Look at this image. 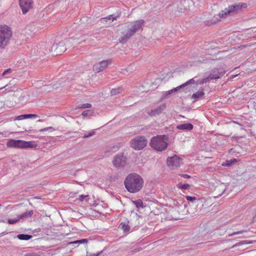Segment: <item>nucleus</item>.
Wrapping results in <instances>:
<instances>
[{
	"label": "nucleus",
	"instance_id": "9b49d317",
	"mask_svg": "<svg viewBox=\"0 0 256 256\" xmlns=\"http://www.w3.org/2000/svg\"><path fill=\"white\" fill-rule=\"evenodd\" d=\"M66 40L61 42L59 44H56L52 46V52H54V54L60 55L62 52H65L66 48L65 46Z\"/></svg>",
	"mask_w": 256,
	"mask_h": 256
},
{
	"label": "nucleus",
	"instance_id": "58836bf2",
	"mask_svg": "<svg viewBox=\"0 0 256 256\" xmlns=\"http://www.w3.org/2000/svg\"><path fill=\"white\" fill-rule=\"evenodd\" d=\"M181 176L185 178H190V176L187 174H182L181 175Z\"/></svg>",
	"mask_w": 256,
	"mask_h": 256
},
{
	"label": "nucleus",
	"instance_id": "c9c22d12",
	"mask_svg": "<svg viewBox=\"0 0 256 256\" xmlns=\"http://www.w3.org/2000/svg\"><path fill=\"white\" fill-rule=\"evenodd\" d=\"M190 185L188 184H182V186L180 187L181 189L182 190H187L189 188Z\"/></svg>",
	"mask_w": 256,
	"mask_h": 256
},
{
	"label": "nucleus",
	"instance_id": "f704fd0d",
	"mask_svg": "<svg viewBox=\"0 0 256 256\" xmlns=\"http://www.w3.org/2000/svg\"><path fill=\"white\" fill-rule=\"evenodd\" d=\"M112 20V21H114V20H116V18L114 16V15H110L109 16L102 18V20Z\"/></svg>",
	"mask_w": 256,
	"mask_h": 256
},
{
	"label": "nucleus",
	"instance_id": "e433bc0d",
	"mask_svg": "<svg viewBox=\"0 0 256 256\" xmlns=\"http://www.w3.org/2000/svg\"><path fill=\"white\" fill-rule=\"evenodd\" d=\"M12 72L11 68H8L6 70L2 73V76H5L8 73H10Z\"/></svg>",
	"mask_w": 256,
	"mask_h": 256
},
{
	"label": "nucleus",
	"instance_id": "4c0bfd02",
	"mask_svg": "<svg viewBox=\"0 0 256 256\" xmlns=\"http://www.w3.org/2000/svg\"><path fill=\"white\" fill-rule=\"evenodd\" d=\"M52 128H53L52 127H48V128H42V129H40V132L46 131V130H48L49 129H52Z\"/></svg>",
	"mask_w": 256,
	"mask_h": 256
},
{
	"label": "nucleus",
	"instance_id": "9d476101",
	"mask_svg": "<svg viewBox=\"0 0 256 256\" xmlns=\"http://www.w3.org/2000/svg\"><path fill=\"white\" fill-rule=\"evenodd\" d=\"M182 160L178 156L169 157L167 159V164L172 168H177L182 164Z\"/></svg>",
	"mask_w": 256,
	"mask_h": 256
},
{
	"label": "nucleus",
	"instance_id": "ddd939ff",
	"mask_svg": "<svg viewBox=\"0 0 256 256\" xmlns=\"http://www.w3.org/2000/svg\"><path fill=\"white\" fill-rule=\"evenodd\" d=\"M19 2L24 14L26 13L32 8V0H19Z\"/></svg>",
	"mask_w": 256,
	"mask_h": 256
},
{
	"label": "nucleus",
	"instance_id": "6ab92c4d",
	"mask_svg": "<svg viewBox=\"0 0 256 256\" xmlns=\"http://www.w3.org/2000/svg\"><path fill=\"white\" fill-rule=\"evenodd\" d=\"M34 212L32 210L26 211L24 213L18 214V218H20V219L30 218L32 216Z\"/></svg>",
	"mask_w": 256,
	"mask_h": 256
},
{
	"label": "nucleus",
	"instance_id": "7c9ffc66",
	"mask_svg": "<svg viewBox=\"0 0 256 256\" xmlns=\"http://www.w3.org/2000/svg\"><path fill=\"white\" fill-rule=\"evenodd\" d=\"M186 200L188 201H190L192 202H194L196 200V198L195 196H185Z\"/></svg>",
	"mask_w": 256,
	"mask_h": 256
},
{
	"label": "nucleus",
	"instance_id": "412c9836",
	"mask_svg": "<svg viewBox=\"0 0 256 256\" xmlns=\"http://www.w3.org/2000/svg\"><path fill=\"white\" fill-rule=\"evenodd\" d=\"M17 238L20 240H29L32 236L27 234H19L17 236Z\"/></svg>",
	"mask_w": 256,
	"mask_h": 256
},
{
	"label": "nucleus",
	"instance_id": "20e7f679",
	"mask_svg": "<svg viewBox=\"0 0 256 256\" xmlns=\"http://www.w3.org/2000/svg\"><path fill=\"white\" fill-rule=\"evenodd\" d=\"M12 36L10 28L6 26H0V48H4L6 46Z\"/></svg>",
	"mask_w": 256,
	"mask_h": 256
},
{
	"label": "nucleus",
	"instance_id": "72a5a7b5",
	"mask_svg": "<svg viewBox=\"0 0 256 256\" xmlns=\"http://www.w3.org/2000/svg\"><path fill=\"white\" fill-rule=\"evenodd\" d=\"M92 107V104H84L82 105L80 108H90Z\"/></svg>",
	"mask_w": 256,
	"mask_h": 256
},
{
	"label": "nucleus",
	"instance_id": "cd10ccee",
	"mask_svg": "<svg viewBox=\"0 0 256 256\" xmlns=\"http://www.w3.org/2000/svg\"><path fill=\"white\" fill-rule=\"evenodd\" d=\"M93 112L90 110H86L82 112V116H92V115Z\"/></svg>",
	"mask_w": 256,
	"mask_h": 256
},
{
	"label": "nucleus",
	"instance_id": "f257e3e1",
	"mask_svg": "<svg viewBox=\"0 0 256 256\" xmlns=\"http://www.w3.org/2000/svg\"><path fill=\"white\" fill-rule=\"evenodd\" d=\"M144 181L142 176L136 173L128 174L124 181L126 190L130 193H136L142 188Z\"/></svg>",
	"mask_w": 256,
	"mask_h": 256
},
{
	"label": "nucleus",
	"instance_id": "7ed1b4c3",
	"mask_svg": "<svg viewBox=\"0 0 256 256\" xmlns=\"http://www.w3.org/2000/svg\"><path fill=\"white\" fill-rule=\"evenodd\" d=\"M167 141L168 138L166 135L158 136L152 138L150 145L155 150L162 152L167 148L168 146Z\"/></svg>",
	"mask_w": 256,
	"mask_h": 256
},
{
	"label": "nucleus",
	"instance_id": "de8ad7c7",
	"mask_svg": "<svg viewBox=\"0 0 256 256\" xmlns=\"http://www.w3.org/2000/svg\"><path fill=\"white\" fill-rule=\"evenodd\" d=\"M2 88H0V90H2Z\"/></svg>",
	"mask_w": 256,
	"mask_h": 256
},
{
	"label": "nucleus",
	"instance_id": "f8f14e48",
	"mask_svg": "<svg viewBox=\"0 0 256 256\" xmlns=\"http://www.w3.org/2000/svg\"><path fill=\"white\" fill-rule=\"evenodd\" d=\"M110 64L111 60H102L95 64L93 66V70L96 72H100L104 70Z\"/></svg>",
	"mask_w": 256,
	"mask_h": 256
},
{
	"label": "nucleus",
	"instance_id": "aec40b11",
	"mask_svg": "<svg viewBox=\"0 0 256 256\" xmlns=\"http://www.w3.org/2000/svg\"><path fill=\"white\" fill-rule=\"evenodd\" d=\"M136 69V67L134 64H130L127 68L123 70L122 72L124 74H128L132 72Z\"/></svg>",
	"mask_w": 256,
	"mask_h": 256
},
{
	"label": "nucleus",
	"instance_id": "dca6fc26",
	"mask_svg": "<svg viewBox=\"0 0 256 256\" xmlns=\"http://www.w3.org/2000/svg\"><path fill=\"white\" fill-rule=\"evenodd\" d=\"M184 84H182L180 86H177L176 88H174L170 90H168L166 92V93L162 96V98H166L168 97V96L172 94L174 92H177L178 90L180 88H184Z\"/></svg>",
	"mask_w": 256,
	"mask_h": 256
},
{
	"label": "nucleus",
	"instance_id": "393cba45",
	"mask_svg": "<svg viewBox=\"0 0 256 256\" xmlns=\"http://www.w3.org/2000/svg\"><path fill=\"white\" fill-rule=\"evenodd\" d=\"M20 218H18V214L17 217L14 218H9L8 220V222L10 224H14L17 223L20 220Z\"/></svg>",
	"mask_w": 256,
	"mask_h": 256
},
{
	"label": "nucleus",
	"instance_id": "f03ea898",
	"mask_svg": "<svg viewBox=\"0 0 256 256\" xmlns=\"http://www.w3.org/2000/svg\"><path fill=\"white\" fill-rule=\"evenodd\" d=\"M144 21L143 20H136L131 23V26L127 30H124L122 32V36L119 38L121 44H126L128 40L133 36L137 32L142 29Z\"/></svg>",
	"mask_w": 256,
	"mask_h": 256
},
{
	"label": "nucleus",
	"instance_id": "0eeeda50",
	"mask_svg": "<svg viewBox=\"0 0 256 256\" xmlns=\"http://www.w3.org/2000/svg\"><path fill=\"white\" fill-rule=\"evenodd\" d=\"M6 145L8 147L16 148H28L34 146V144L31 142L12 139L8 140Z\"/></svg>",
	"mask_w": 256,
	"mask_h": 256
},
{
	"label": "nucleus",
	"instance_id": "c85d7f7f",
	"mask_svg": "<svg viewBox=\"0 0 256 256\" xmlns=\"http://www.w3.org/2000/svg\"><path fill=\"white\" fill-rule=\"evenodd\" d=\"M196 77H194V78H192L190 80H188V81H187L184 84V86H186L190 84H198L196 83V82L199 80H195L194 78H196Z\"/></svg>",
	"mask_w": 256,
	"mask_h": 256
},
{
	"label": "nucleus",
	"instance_id": "ea45409f",
	"mask_svg": "<svg viewBox=\"0 0 256 256\" xmlns=\"http://www.w3.org/2000/svg\"><path fill=\"white\" fill-rule=\"evenodd\" d=\"M24 256H36V254H33V253H28V254H26Z\"/></svg>",
	"mask_w": 256,
	"mask_h": 256
},
{
	"label": "nucleus",
	"instance_id": "2eb2a0df",
	"mask_svg": "<svg viewBox=\"0 0 256 256\" xmlns=\"http://www.w3.org/2000/svg\"><path fill=\"white\" fill-rule=\"evenodd\" d=\"M193 125L190 123L178 124L176 126L178 130H190L193 128Z\"/></svg>",
	"mask_w": 256,
	"mask_h": 256
},
{
	"label": "nucleus",
	"instance_id": "37998d69",
	"mask_svg": "<svg viewBox=\"0 0 256 256\" xmlns=\"http://www.w3.org/2000/svg\"><path fill=\"white\" fill-rule=\"evenodd\" d=\"M236 76V75H234V76H232L231 77L234 78V77H235Z\"/></svg>",
	"mask_w": 256,
	"mask_h": 256
},
{
	"label": "nucleus",
	"instance_id": "473e14b6",
	"mask_svg": "<svg viewBox=\"0 0 256 256\" xmlns=\"http://www.w3.org/2000/svg\"><path fill=\"white\" fill-rule=\"evenodd\" d=\"M88 195H80L79 196L78 200L82 202L84 201V200L88 198Z\"/></svg>",
	"mask_w": 256,
	"mask_h": 256
},
{
	"label": "nucleus",
	"instance_id": "a18cd8bd",
	"mask_svg": "<svg viewBox=\"0 0 256 256\" xmlns=\"http://www.w3.org/2000/svg\"><path fill=\"white\" fill-rule=\"evenodd\" d=\"M222 186H220L218 188H220V187Z\"/></svg>",
	"mask_w": 256,
	"mask_h": 256
},
{
	"label": "nucleus",
	"instance_id": "1a4fd4ad",
	"mask_svg": "<svg viewBox=\"0 0 256 256\" xmlns=\"http://www.w3.org/2000/svg\"><path fill=\"white\" fill-rule=\"evenodd\" d=\"M126 157L123 154H118L114 157L112 163L116 168L120 169L125 166L126 164Z\"/></svg>",
	"mask_w": 256,
	"mask_h": 256
},
{
	"label": "nucleus",
	"instance_id": "5701e85b",
	"mask_svg": "<svg viewBox=\"0 0 256 256\" xmlns=\"http://www.w3.org/2000/svg\"><path fill=\"white\" fill-rule=\"evenodd\" d=\"M119 228L125 232H128L130 230V226L128 224L124 222H122L120 224Z\"/></svg>",
	"mask_w": 256,
	"mask_h": 256
},
{
	"label": "nucleus",
	"instance_id": "6e6552de",
	"mask_svg": "<svg viewBox=\"0 0 256 256\" xmlns=\"http://www.w3.org/2000/svg\"><path fill=\"white\" fill-rule=\"evenodd\" d=\"M148 140L144 136H138L130 141V146L136 150L143 149L147 144Z\"/></svg>",
	"mask_w": 256,
	"mask_h": 256
},
{
	"label": "nucleus",
	"instance_id": "49530a36",
	"mask_svg": "<svg viewBox=\"0 0 256 256\" xmlns=\"http://www.w3.org/2000/svg\"><path fill=\"white\" fill-rule=\"evenodd\" d=\"M1 222H4V220H2Z\"/></svg>",
	"mask_w": 256,
	"mask_h": 256
},
{
	"label": "nucleus",
	"instance_id": "4468645a",
	"mask_svg": "<svg viewBox=\"0 0 256 256\" xmlns=\"http://www.w3.org/2000/svg\"><path fill=\"white\" fill-rule=\"evenodd\" d=\"M166 108V104H162L157 108L148 112V114L150 116H156L160 115Z\"/></svg>",
	"mask_w": 256,
	"mask_h": 256
},
{
	"label": "nucleus",
	"instance_id": "bb28decb",
	"mask_svg": "<svg viewBox=\"0 0 256 256\" xmlns=\"http://www.w3.org/2000/svg\"><path fill=\"white\" fill-rule=\"evenodd\" d=\"M88 243V240L87 239H82L80 240H76L74 242H70V244H86Z\"/></svg>",
	"mask_w": 256,
	"mask_h": 256
},
{
	"label": "nucleus",
	"instance_id": "c756f323",
	"mask_svg": "<svg viewBox=\"0 0 256 256\" xmlns=\"http://www.w3.org/2000/svg\"><path fill=\"white\" fill-rule=\"evenodd\" d=\"M246 232V230H240V231H237V232H232V234H229L228 236H234V235L242 234V233L245 232Z\"/></svg>",
	"mask_w": 256,
	"mask_h": 256
},
{
	"label": "nucleus",
	"instance_id": "a19ab883",
	"mask_svg": "<svg viewBox=\"0 0 256 256\" xmlns=\"http://www.w3.org/2000/svg\"><path fill=\"white\" fill-rule=\"evenodd\" d=\"M221 189H222V193L221 194H218V196H221V195H222V194H223V193L225 191V189H224V188H221Z\"/></svg>",
	"mask_w": 256,
	"mask_h": 256
},
{
	"label": "nucleus",
	"instance_id": "c03bdc74",
	"mask_svg": "<svg viewBox=\"0 0 256 256\" xmlns=\"http://www.w3.org/2000/svg\"><path fill=\"white\" fill-rule=\"evenodd\" d=\"M233 162H236V159H234L233 160Z\"/></svg>",
	"mask_w": 256,
	"mask_h": 256
},
{
	"label": "nucleus",
	"instance_id": "4be33fe9",
	"mask_svg": "<svg viewBox=\"0 0 256 256\" xmlns=\"http://www.w3.org/2000/svg\"><path fill=\"white\" fill-rule=\"evenodd\" d=\"M204 95V92L202 90V91H198L195 93H194L192 95V98L194 99L195 100H198V98H200L202 96H203Z\"/></svg>",
	"mask_w": 256,
	"mask_h": 256
},
{
	"label": "nucleus",
	"instance_id": "a878e982",
	"mask_svg": "<svg viewBox=\"0 0 256 256\" xmlns=\"http://www.w3.org/2000/svg\"><path fill=\"white\" fill-rule=\"evenodd\" d=\"M122 91V88H114L111 90V94L112 96H116L120 93Z\"/></svg>",
	"mask_w": 256,
	"mask_h": 256
},
{
	"label": "nucleus",
	"instance_id": "f3484780",
	"mask_svg": "<svg viewBox=\"0 0 256 256\" xmlns=\"http://www.w3.org/2000/svg\"><path fill=\"white\" fill-rule=\"evenodd\" d=\"M37 117H38V116L36 114H22V115L18 116L16 118L15 120H22L24 119L28 118H34Z\"/></svg>",
	"mask_w": 256,
	"mask_h": 256
},
{
	"label": "nucleus",
	"instance_id": "2f4dec72",
	"mask_svg": "<svg viewBox=\"0 0 256 256\" xmlns=\"http://www.w3.org/2000/svg\"><path fill=\"white\" fill-rule=\"evenodd\" d=\"M95 134V132L94 130L91 131L89 132L88 134H86L84 136V138H88L90 136H92Z\"/></svg>",
	"mask_w": 256,
	"mask_h": 256
},
{
	"label": "nucleus",
	"instance_id": "79ce46f5",
	"mask_svg": "<svg viewBox=\"0 0 256 256\" xmlns=\"http://www.w3.org/2000/svg\"><path fill=\"white\" fill-rule=\"evenodd\" d=\"M232 162H230L226 164V166H230Z\"/></svg>",
	"mask_w": 256,
	"mask_h": 256
},
{
	"label": "nucleus",
	"instance_id": "39448f33",
	"mask_svg": "<svg viewBox=\"0 0 256 256\" xmlns=\"http://www.w3.org/2000/svg\"><path fill=\"white\" fill-rule=\"evenodd\" d=\"M247 4L246 3H239L234 5L228 6V8H226L224 10H222L218 13V16L220 18H225L229 14L234 12H237L240 10L242 8H246Z\"/></svg>",
	"mask_w": 256,
	"mask_h": 256
},
{
	"label": "nucleus",
	"instance_id": "a211bd4d",
	"mask_svg": "<svg viewBox=\"0 0 256 256\" xmlns=\"http://www.w3.org/2000/svg\"><path fill=\"white\" fill-rule=\"evenodd\" d=\"M252 244V241H248V240H242L240 242H238L235 244L231 248H226V249L224 250H226L228 249H230L231 248H234L239 246L243 245V244Z\"/></svg>",
	"mask_w": 256,
	"mask_h": 256
},
{
	"label": "nucleus",
	"instance_id": "423d86ee",
	"mask_svg": "<svg viewBox=\"0 0 256 256\" xmlns=\"http://www.w3.org/2000/svg\"><path fill=\"white\" fill-rule=\"evenodd\" d=\"M224 74V71L221 68H214L212 69L209 76L208 77L204 78L202 80H198L196 83L203 84L206 83L212 80H216L219 78Z\"/></svg>",
	"mask_w": 256,
	"mask_h": 256
},
{
	"label": "nucleus",
	"instance_id": "b1692460",
	"mask_svg": "<svg viewBox=\"0 0 256 256\" xmlns=\"http://www.w3.org/2000/svg\"><path fill=\"white\" fill-rule=\"evenodd\" d=\"M132 203L138 208L144 207L143 202L141 200L132 201Z\"/></svg>",
	"mask_w": 256,
	"mask_h": 256
}]
</instances>
